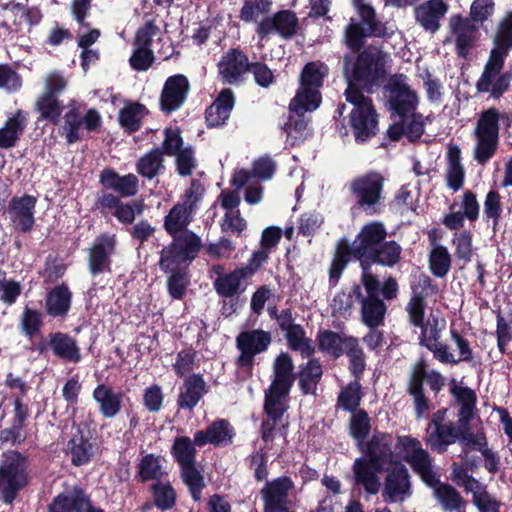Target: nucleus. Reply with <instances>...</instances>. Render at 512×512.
<instances>
[{
  "mask_svg": "<svg viewBox=\"0 0 512 512\" xmlns=\"http://www.w3.org/2000/svg\"><path fill=\"white\" fill-rule=\"evenodd\" d=\"M89 505L81 489L73 488L60 493L49 505L50 512H83Z\"/></svg>",
  "mask_w": 512,
  "mask_h": 512,
  "instance_id": "38",
  "label": "nucleus"
},
{
  "mask_svg": "<svg viewBox=\"0 0 512 512\" xmlns=\"http://www.w3.org/2000/svg\"><path fill=\"white\" fill-rule=\"evenodd\" d=\"M281 125L283 133L286 134V142L291 146L299 145L306 138L308 121L305 119V113L293 112Z\"/></svg>",
  "mask_w": 512,
  "mask_h": 512,
  "instance_id": "47",
  "label": "nucleus"
},
{
  "mask_svg": "<svg viewBox=\"0 0 512 512\" xmlns=\"http://www.w3.org/2000/svg\"><path fill=\"white\" fill-rule=\"evenodd\" d=\"M506 58L489 53L483 71L476 81L478 94L487 95L489 99L500 100L509 91L512 71L503 72Z\"/></svg>",
  "mask_w": 512,
  "mask_h": 512,
  "instance_id": "13",
  "label": "nucleus"
},
{
  "mask_svg": "<svg viewBox=\"0 0 512 512\" xmlns=\"http://www.w3.org/2000/svg\"><path fill=\"white\" fill-rule=\"evenodd\" d=\"M205 194L204 185L198 179H192L190 186L164 218V229L172 237L185 232L193 221L199 203Z\"/></svg>",
  "mask_w": 512,
  "mask_h": 512,
  "instance_id": "9",
  "label": "nucleus"
},
{
  "mask_svg": "<svg viewBox=\"0 0 512 512\" xmlns=\"http://www.w3.org/2000/svg\"><path fill=\"white\" fill-rule=\"evenodd\" d=\"M272 6V0H245L239 18L245 23H256L257 26L261 16H269Z\"/></svg>",
  "mask_w": 512,
  "mask_h": 512,
  "instance_id": "52",
  "label": "nucleus"
},
{
  "mask_svg": "<svg viewBox=\"0 0 512 512\" xmlns=\"http://www.w3.org/2000/svg\"><path fill=\"white\" fill-rule=\"evenodd\" d=\"M391 109L400 117L407 118L410 114L415 113L419 104V98L416 91H410L402 95H395L389 98Z\"/></svg>",
  "mask_w": 512,
  "mask_h": 512,
  "instance_id": "58",
  "label": "nucleus"
},
{
  "mask_svg": "<svg viewBox=\"0 0 512 512\" xmlns=\"http://www.w3.org/2000/svg\"><path fill=\"white\" fill-rule=\"evenodd\" d=\"M235 105V96L230 88L220 91L215 100L205 110L208 128L221 127L226 124Z\"/></svg>",
  "mask_w": 512,
  "mask_h": 512,
  "instance_id": "27",
  "label": "nucleus"
},
{
  "mask_svg": "<svg viewBox=\"0 0 512 512\" xmlns=\"http://www.w3.org/2000/svg\"><path fill=\"white\" fill-rule=\"evenodd\" d=\"M393 437L386 433L374 434L372 439L364 444L360 451L364 454L362 457L369 462L377 465L379 468H388L399 463L392 451Z\"/></svg>",
  "mask_w": 512,
  "mask_h": 512,
  "instance_id": "24",
  "label": "nucleus"
},
{
  "mask_svg": "<svg viewBox=\"0 0 512 512\" xmlns=\"http://www.w3.org/2000/svg\"><path fill=\"white\" fill-rule=\"evenodd\" d=\"M350 51L342 60V74L347 83L344 95L353 100L363 99L365 93H374L386 81L389 56L375 46Z\"/></svg>",
  "mask_w": 512,
  "mask_h": 512,
  "instance_id": "1",
  "label": "nucleus"
},
{
  "mask_svg": "<svg viewBox=\"0 0 512 512\" xmlns=\"http://www.w3.org/2000/svg\"><path fill=\"white\" fill-rule=\"evenodd\" d=\"M44 325L42 313L26 305L20 316V328L22 333L29 339L37 336Z\"/></svg>",
  "mask_w": 512,
  "mask_h": 512,
  "instance_id": "55",
  "label": "nucleus"
},
{
  "mask_svg": "<svg viewBox=\"0 0 512 512\" xmlns=\"http://www.w3.org/2000/svg\"><path fill=\"white\" fill-rule=\"evenodd\" d=\"M294 484L288 477H279L267 482L261 490L264 500L265 512H294L293 503L289 499V493L293 490Z\"/></svg>",
  "mask_w": 512,
  "mask_h": 512,
  "instance_id": "21",
  "label": "nucleus"
},
{
  "mask_svg": "<svg viewBox=\"0 0 512 512\" xmlns=\"http://www.w3.org/2000/svg\"><path fill=\"white\" fill-rule=\"evenodd\" d=\"M92 395L103 416H116L120 412L124 397L122 391H116L106 384H98Z\"/></svg>",
  "mask_w": 512,
  "mask_h": 512,
  "instance_id": "36",
  "label": "nucleus"
},
{
  "mask_svg": "<svg viewBox=\"0 0 512 512\" xmlns=\"http://www.w3.org/2000/svg\"><path fill=\"white\" fill-rule=\"evenodd\" d=\"M354 295L361 304V320L370 329L383 325L387 306L380 298V281L373 273H361V284L354 283Z\"/></svg>",
  "mask_w": 512,
  "mask_h": 512,
  "instance_id": "7",
  "label": "nucleus"
},
{
  "mask_svg": "<svg viewBox=\"0 0 512 512\" xmlns=\"http://www.w3.org/2000/svg\"><path fill=\"white\" fill-rule=\"evenodd\" d=\"M362 396L360 382L353 380L339 393L337 406L351 413L352 416L366 417L368 414L365 410H359L358 413L355 414V411L360 405Z\"/></svg>",
  "mask_w": 512,
  "mask_h": 512,
  "instance_id": "44",
  "label": "nucleus"
},
{
  "mask_svg": "<svg viewBox=\"0 0 512 512\" xmlns=\"http://www.w3.org/2000/svg\"><path fill=\"white\" fill-rule=\"evenodd\" d=\"M502 212L503 205L499 192L490 190L486 194L484 201V216L486 221L492 220L494 230H496V227L500 223Z\"/></svg>",
  "mask_w": 512,
  "mask_h": 512,
  "instance_id": "63",
  "label": "nucleus"
},
{
  "mask_svg": "<svg viewBox=\"0 0 512 512\" xmlns=\"http://www.w3.org/2000/svg\"><path fill=\"white\" fill-rule=\"evenodd\" d=\"M397 448L403 459L412 467L420 478L431 487H435L434 495L445 511L453 512L465 506L460 493L450 485L439 484L437 473L433 470L431 459L421 443L411 436H399Z\"/></svg>",
  "mask_w": 512,
  "mask_h": 512,
  "instance_id": "4",
  "label": "nucleus"
},
{
  "mask_svg": "<svg viewBox=\"0 0 512 512\" xmlns=\"http://www.w3.org/2000/svg\"><path fill=\"white\" fill-rule=\"evenodd\" d=\"M72 463L76 466L86 464L94 454L93 446L88 437L78 430L68 443Z\"/></svg>",
  "mask_w": 512,
  "mask_h": 512,
  "instance_id": "50",
  "label": "nucleus"
},
{
  "mask_svg": "<svg viewBox=\"0 0 512 512\" xmlns=\"http://www.w3.org/2000/svg\"><path fill=\"white\" fill-rule=\"evenodd\" d=\"M352 470L355 484L361 486L367 494L375 495L380 491L379 473L385 468H379L366 458L359 457L355 459Z\"/></svg>",
  "mask_w": 512,
  "mask_h": 512,
  "instance_id": "28",
  "label": "nucleus"
},
{
  "mask_svg": "<svg viewBox=\"0 0 512 512\" xmlns=\"http://www.w3.org/2000/svg\"><path fill=\"white\" fill-rule=\"evenodd\" d=\"M26 459L18 452L3 454L0 463V499L11 504L29 482Z\"/></svg>",
  "mask_w": 512,
  "mask_h": 512,
  "instance_id": "12",
  "label": "nucleus"
},
{
  "mask_svg": "<svg viewBox=\"0 0 512 512\" xmlns=\"http://www.w3.org/2000/svg\"><path fill=\"white\" fill-rule=\"evenodd\" d=\"M425 310L426 301L424 295L420 292H414L405 307L410 325L416 328L423 326Z\"/></svg>",
  "mask_w": 512,
  "mask_h": 512,
  "instance_id": "60",
  "label": "nucleus"
},
{
  "mask_svg": "<svg viewBox=\"0 0 512 512\" xmlns=\"http://www.w3.org/2000/svg\"><path fill=\"white\" fill-rule=\"evenodd\" d=\"M298 29L299 19L296 13L293 10L284 9L273 15L262 17L255 31L260 40H266L273 34L288 40L297 34Z\"/></svg>",
  "mask_w": 512,
  "mask_h": 512,
  "instance_id": "17",
  "label": "nucleus"
},
{
  "mask_svg": "<svg viewBox=\"0 0 512 512\" xmlns=\"http://www.w3.org/2000/svg\"><path fill=\"white\" fill-rule=\"evenodd\" d=\"M445 418H434L427 427L428 443L432 448L444 451L446 446L456 441L479 451L485 459V468L495 474L500 465L496 452L488 447L486 437L479 427L470 423V418H459L456 423H443Z\"/></svg>",
  "mask_w": 512,
  "mask_h": 512,
  "instance_id": "3",
  "label": "nucleus"
},
{
  "mask_svg": "<svg viewBox=\"0 0 512 512\" xmlns=\"http://www.w3.org/2000/svg\"><path fill=\"white\" fill-rule=\"evenodd\" d=\"M501 113L495 107L483 110L476 123L474 136V159L479 165H486L496 154L499 144V121Z\"/></svg>",
  "mask_w": 512,
  "mask_h": 512,
  "instance_id": "10",
  "label": "nucleus"
},
{
  "mask_svg": "<svg viewBox=\"0 0 512 512\" xmlns=\"http://www.w3.org/2000/svg\"><path fill=\"white\" fill-rule=\"evenodd\" d=\"M448 386L451 395L450 406L458 408L457 416H474L477 404L475 390L455 378L449 380Z\"/></svg>",
  "mask_w": 512,
  "mask_h": 512,
  "instance_id": "31",
  "label": "nucleus"
},
{
  "mask_svg": "<svg viewBox=\"0 0 512 512\" xmlns=\"http://www.w3.org/2000/svg\"><path fill=\"white\" fill-rule=\"evenodd\" d=\"M147 113L148 110L144 104L130 102L119 111V125L125 133L133 134L142 128L143 118Z\"/></svg>",
  "mask_w": 512,
  "mask_h": 512,
  "instance_id": "41",
  "label": "nucleus"
},
{
  "mask_svg": "<svg viewBox=\"0 0 512 512\" xmlns=\"http://www.w3.org/2000/svg\"><path fill=\"white\" fill-rule=\"evenodd\" d=\"M99 183L107 191H113L119 197L130 198L139 191V179L133 173L120 175L113 168H104L99 174Z\"/></svg>",
  "mask_w": 512,
  "mask_h": 512,
  "instance_id": "26",
  "label": "nucleus"
},
{
  "mask_svg": "<svg viewBox=\"0 0 512 512\" xmlns=\"http://www.w3.org/2000/svg\"><path fill=\"white\" fill-rule=\"evenodd\" d=\"M344 354L349 358V372L354 377V380L360 382L366 369V360L365 353L360 347L357 338L348 341L347 350Z\"/></svg>",
  "mask_w": 512,
  "mask_h": 512,
  "instance_id": "56",
  "label": "nucleus"
},
{
  "mask_svg": "<svg viewBox=\"0 0 512 512\" xmlns=\"http://www.w3.org/2000/svg\"><path fill=\"white\" fill-rule=\"evenodd\" d=\"M430 272L437 278H444L449 273L452 265V257L446 246L435 245L428 258Z\"/></svg>",
  "mask_w": 512,
  "mask_h": 512,
  "instance_id": "51",
  "label": "nucleus"
},
{
  "mask_svg": "<svg viewBox=\"0 0 512 512\" xmlns=\"http://www.w3.org/2000/svg\"><path fill=\"white\" fill-rule=\"evenodd\" d=\"M116 248L114 235L103 233L98 236L89 249L88 269L92 276L111 271V256Z\"/></svg>",
  "mask_w": 512,
  "mask_h": 512,
  "instance_id": "23",
  "label": "nucleus"
},
{
  "mask_svg": "<svg viewBox=\"0 0 512 512\" xmlns=\"http://www.w3.org/2000/svg\"><path fill=\"white\" fill-rule=\"evenodd\" d=\"M194 439L180 436L174 440L172 454L180 466L196 464V450Z\"/></svg>",
  "mask_w": 512,
  "mask_h": 512,
  "instance_id": "57",
  "label": "nucleus"
},
{
  "mask_svg": "<svg viewBox=\"0 0 512 512\" xmlns=\"http://www.w3.org/2000/svg\"><path fill=\"white\" fill-rule=\"evenodd\" d=\"M402 259V247L395 240H387V238L379 245L373 256L367 263V271H371L372 265L393 268Z\"/></svg>",
  "mask_w": 512,
  "mask_h": 512,
  "instance_id": "40",
  "label": "nucleus"
},
{
  "mask_svg": "<svg viewBox=\"0 0 512 512\" xmlns=\"http://www.w3.org/2000/svg\"><path fill=\"white\" fill-rule=\"evenodd\" d=\"M232 429L228 421L220 419L213 422L205 431H197L194 435L196 446L202 447L208 443L219 446L231 443Z\"/></svg>",
  "mask_w": 512,
  "mask_h": 512,
  "instance_id": "34",
  "label": "nucleus"
},
{
  "mask_svg": "<svg viewBox=\"0 0 512 512\" xmlns=\"http://www.w3.org/2000/svg\"><path fill=\"white\" fill-rule=\"evenodd\" d=\"M207 393V385L202 374L194 373L184 381V391L178 398V405L181 408H194L200 399Z\"/></svg>",
  "mask_w": 512,
  "mask_h": 512,
  "instance_id": "39",
  "label": "nucleus"
},
{
  "mask_svg": "<svg viewBox=\"0 0 512 512\" xmlns=\"http://www.w3.org/2000/svg\"><path fill=\"white\" fill-rule=\"evenodd\" d=\"M27 112L19 109L9 117L0 128V148L11 149L16 146L27 126Z\"/></svg>",
  "mask_w": 512,
  "mask_h": 512,
  "instance_id": "35",
  "label": "nucleus"
},
{
  "mask_svg": "<svg viewBox=\"0 0 512 512\" xmlns=\"http://www.w3.org/2000/svg\"><path fill=\"white\" fill-rule=\"evenodd\" d=\"M346 101L353 105L349 113V126L355 142L363 144L370 141L378 133V114L373 101L368 96L363 99H351L345 97Z\"/></svg>",
  "mask_w": 512,
  "mask_h": 512,
  "instance_id": "15",
  "label": "nucleus"
},
{
  "mask_svg": "<svg viewBox=\"0 0 512 512\" xmlns=\"http://www.w3.org/2000/svg\"><path fill=\"white\" fill-rule=\"evenodd\" d=\"M35 109L40 113L41 119L58 125L64 105L58 97L41 94L35 102Z\"/></svg>",
  "mask_w": 512,
  "mask_h": 512,
  "instance_id": "49",
  "label": "nucleus"
},
{
  "mask_svg": "<svg viewBox=\"0 0 512 512\" xmlns=\"http://www.w3.org/2000/svg\"><path fill=\"white\" fill-rule=\"evenodd\" d=\"M36 203L37 198L29 194L11 198L8 204V213L17 231L25 234L33 229Z\"/></svg>",
  "mask_w": 512,
  "mask_h": 512,
  "instance_id": "25",
  "label": "nucleus"
},
{
  "mask_svg": "<svg viewBox=\"0 0 512 512\" xmlns=\"http://www.w3.org/2000/svg\"><path fill=\"white\" fill-rule=\"evenodd\" d=\"M190 91L188 78L183 74L169 76L160 94V109L170 114L180 109L186 102Z\"/></svg>",
  "mask_w": 512,
  "mask_h": 512,
  "instance_id": "22",
  "label": "nucleus"
},
{
  "mask_svg": "<svg viewBox=\"0 0 512 512\" xmlns=\"http://www.w3.org/2000/svg\"><path fill=\"white\" fill-rule=\"evenodd\" d=\"M294 363L287 352H281L273 362V379L265 392L264 411L267 416H283L295 381Z\"/></svg>",
  "mask_w": 512,
  "mask_h": 512,
  "instance_id": "6",
  "label": "nucleus"
},
{
  "mask_svg": "<svg viewBox=\"0 0 512 512\" xmlns=\"http://www.w3.org/2000/svg\"><path fill=\"white\" fill-rule=\"evenodd\" d=\"M384 479L382 498L386 503H403L412 495L408 469L401 462L388 467Z\"/></svg>",
  "mask_w": 512,
  "mask_h": 512,
  "instance_id": "18",
  "label": "nucleus"
},
{
  "mask_svg": "<svg viewBox=\"0 0 512 512\" xmlns=\"http://www.w3.org/2000/svg\"><path fill=\"white\" fill-rule=\"evenodd\" d=\"M424 382L437 397L445 386V377L436 370L428 371L427 362L421 358L413 364L407 383V392L413 397L418 416L429 410V400L423 387Z\"/></svg>",
  "mask_w": 512,
  "mask_h": 512,
  "instance_id": "11",
  "label": "nucleus"
},
{
  "mask_svg": "<svg viewBox=\"0 0 512 512\" xmlns=\"http://www.w3.org/2000/svg\"><path fill=\"white\" fill-rule=\"evenodd\" d=\"M272 338L268 331L254 329L242 331L236 337V348L240 351L235 364L238 368L251 371L257 354L265 352Z\"/></svg>",
  "mask_w": 512,
  "mask_h": 512,
  "instance_id": "16",
  "label": "nucleus"
},
{
  "mask_svg": "<svg viewBox=\"0 0 512 512\" xmlns=\"http://www.w3.org/2000/svg\"><path fill=\"white\" fill-rule=\"evenodd\" d=\"M316 339L321 352L338 359L346 352L348 341L355 340L356 337L325 329L318 331Z\"/></svg>",
  "mask_w": 512,
  "mask_h": 512,
  "instance_id": "37",
  "label": "nucleus"
},
{
  "mask_svg": "<svg viewBox=\"0 0 512 512\" xmlns=\"http://www.w3.org/2000/svg\"><path fill=\"white\" fill-rule=\"evenodd\" d=\"M162 459L153 454L144 456L139 463L138 475L142 481L156 480L164 474Z\"/></svg>",
  "mask_w": 512,
  "mask_h": 512,
  "instance_id": "62",
  "label": "nucleus"
},
{
  "mask_svg": "<svg viewBox=\"0 0 512 512\" xmlns=\"http://www.w3.org/2000/svg\"><path fill=\"white\" fill-rule=\"evenodd\" d=\"M160 148H153L137 161V172L147 179L155 178L163 168L164 159Z\"/></svg>",
  "mask_w": 512,
  "mask_h": 512,
  "instance_id": "54",
  "label": "nucleus"
},
{
  "mask_svg": "<svg viewBox=\"0 0 512 512\" xmlns=\"http://www.w3.org/2000/svg\"><path fill=\"white\" fill-rule=\"evenodd\" d=\"M50 350L53 355L68 363H79L82 359L81 349L74 337L65 332H52Z\"/></svg>",
  "mask_w": 512,
  "mask_h": 512,
  "instance_id": "33",
  "label": "nucleus"
},
{
  "mask_svg": "<svg viewBox=\"0 0 512 512\" xmlns=\"http://www.w3.org/2000/svg\"><path fill=\"white\" fill-rule=\"evenodd\" d=\"M287 345L292 351L300 352L302 358H310L315 353L312 340L306 337L304 328L299 324L285 333Z\"/></svg>",
  "mask_w": 512,
  "mask_h": 512,
  "instance_id": "53",
  "label": "nucleus"
},
{
  "mask_svg": "<svg viewBox=\"0 0 512 512\" xmlns=\"http://www.w3.org/2000/svg\"><path fill=\"white\" fill-rule=\"evenodd\" d=\"M387 236L388 232L383 222L371 221L361 227L353 243L341 238L337 242L329 267V285L335 287L338 284L352 259L359 261L362 273H372L367 271V263Z\"/></svg>",
  "mask_w": 512,
  "mask_h": 512,
  "instance_id": "2",
  "label": "nucleus"
},
{
  "mask_svg": "<svg viewBox=\"0 0 512 512\" xmlns=\"http://www.w3.org/2000/svg\"><path fill=\"white\" fill-rule=\"evenodd\" d=\"M250 64L248 55L242 49L230 48L217 64L219 78L224 84L238 85L244 81Z\"/></svg>",
  "mask_w": 512,
  "mask_h": 512,
  "instance_id": "20",
  "label": "nucleus"
},
{
  "mask_svg": "<svg viewBox=\"0 0 512 512\" xmlns=\"http://www.w3.org/2000/svg\"><path fill=\"white\" fill-rule=\"evenodd\" d=\"M329 74V67L320 61H310L301 70L299 83L302 86L320 90L323 87L324 79Z\"/></svg>",
  "mask_w": 512,
  "mask_h": 512,
  "instance_id": "48",
  "label": "nucleus"
},
{
  "mask_svg": "<svg viewBox=\"0 0 512 512\" xmlns=\"http://www.w3.org/2000/svg\"><path fill=\"white\" fill-rule=\"evenodd\" d=\"M448 10L443 0H428L414 9L416 22L425 30L435 33L440 28V20Z\"/></svg>",
  "mask_w": 512,
  "mask_h": 512,
  "instance_id": "29",
  "label": "nucleus"
},
{
  "mask_svg": "<svg viewBox=\"0 0 512 512\" xmlns=\"http://www.w3.org/2000/svg\"><path fill=\"white\" fill-rule=\"evenodd\" d=\"M73 294L65 283L58 284L49 290L45 297V311L52 318H64L68 315Z\"/></svg>",
  "mask_w": 512,
  "mask_h": 512,
  "instance_id": "32",
  "label": "nucleus"
},
{
  "mask_svg": "<svg viewBox=\"0 0 512 512\" xmlns=\"http://www.w3.org/2000/svg\"><path fill=\"white\" fill-rule=\"evenodd\" d=\"M452 30L456 35L455 47L459 57L466 59L476 43L478 26L460 15L452 19Z\"/></svg>",
  "mask_w": 512,
  "mask_h": 512,
  "instance_id": "30",
  "label": "nucleus"
},
{
  "mask_svg": "<svg viewBox=\"0 0 512 512\" xmlns=\"http://www.w3.org/2000/svg\"><path fill=\"white\" fill-rule=\"evenodd\" d=\"M323 371L319 359L310 358L299 372V387L303 394H314Z\"/></svg>",
  "mask_w": 512,
  "mask_h": 512,
  "instance_id": "46",
  "label": "nucleus"
},
{
  "mask_svg": "<svg viewBox=\"0 0 512 512\" xmlns=\"http://www.w3.org/2000/svg\"><path fill=\"white\" fill-rule=\"evenodd\" d=\"M385 178L377 171H368L356 176L349 184V191L356 200V205L366 214L378 213L384 188Z\"/></svg>",
  "mask_w": 512,
  "mask_h": 512,
  "instance_id": "14",
  "label": "nucleus"
},
{
  "mask_svg": "<svg viewBox=\"0 0 512 512\" xmlns=\"http://www.w3.org/2000/svg\"><path fill=\"white\" fill-rule=\"evenodd\" d=\"M247 279V276L238 267L229 273L218 276L214 281V288L220 297L232 298L245 291L246 287L242 286V281Z\"/></svg>",
  "mask_w": 512,
  "mask_h": 512,
  "instance_id": "42",
  "label": "nucleus"
},
{
  "mask_svg": "<svg viewBox=\"0 0 512 512\" xmlns=\"http://www.w3.org/2000/svg\"><path fill=\"white\" fill-rule=\"evenodd\" d=\"M197 355V351L192 347L179 351L176 356V361L172 365L175 375L182 378L195 367H198Z\"/></svg>",
  "mask_w": 512,
  "mask_h": 512,
  "instance_id": "61",
  "label": "nucleus"
},
{
  "mask_svg": "<svg viewBox=\"0 0 512 512\" xmlns=\"http://www.w3.org/2000/svg\"><path fill=\"white\" fill-rule=\"evenodd\" d=\"M172 238V242L160 252L159 267L164 273L171 270L188 271L201 250V238L191 230Z\"/></svg>",
  "mask_w": 512,
  "mask_h": 512,
  "instance_id": "8",
  "label": "nucleus"
},
{
  "mask_svg": "<svg viewBox=\"0 0 512 512\" xmlns=\"http://www.w3.org/2000/svg\"><path fill=\"white\" fill-rule=\"evenodd\" d=\"M64 123L59 128V134L64 135L67 144L71 145L81 140L80 128L84 125L89 132L97 131L101 126V116L94 109H88L82 115L78 107H71L63 116Z\"/></svg>",
  "mask_w": 512,
  "mask_h": 512,
  "instance_id": "19",
  "label": "nucleus"
},
{
  "mask_svg": "<svg viewBox=\"0 0 512 512\" xmlns=\"http://www.w3.org/2000/svg\"><path fill=\"white\" fill-rule=\"evenodd\" d=\"M493 43L490 53L507 58L509 50L512 49V11L499 22Z\"/></svg>",
  "mask_w": 512,
  "mask_h": 512,
  "instance_id": "45",
  "label": "nucleus"
},
{
  "mask_svg": "<svg viewBox=\"0 0 512 512\" xmlns=\"http://www.w3.org/2000/svg\"><path fill=\"white\" fill-rule=\"evenodd\" d=\"M322 102L320 90L300 85L296 95L289 104L290 112H312L315 111Z\"/></svg>",
  "mask_w": 512,
  "mask_h": 512,
  "instance_id": "43",
  "label": "nucleus"
},
{
  "mask_svg": "<svg viewBox=\"0 0 512 512\" xmlns=\"http://www.w3.org/2000/svg\"><path fill=\"white\" fill-rule=\"evenodd\" d=\"M22 77L10 64H0V89L9 94L18 92L22 87Z\"/></svg>",
  "mask_w": 512,
  "mask_h": 512,
  "instance_id": "64",
  "label": "nucleus"
},
{
  "mask_svg": "<svg viewBox=\"0 0 512 512\" xmlns=\"http://www.w3.org/2000/svg\"><path fill=\"white\" fill-rule=\"evenodd\" d=\"M167 278V291L172 299L182 300L190 284V276L186 270H171Z\"/></svg>",
  "mask_w": 512,
  "mask_h": 512,
  "instance_id": "59",
  "label": "nucleus"
},
{
  "mask_svg": "<svg viewBox=\"0 0 512 512\" xmlns=\"http://www.w3.org/2000/svg\"><path fill=\"white\" fill-rule=\"evenodd\" d=\"M359 20L351 18L343 31V43L349 50H359L365 46L367 38L386 39L391 37L385 22H382L376 10L365 0H351Z\"/></svg>",
  "mask_w": 512,
  "mask_h": 512,
  "instance_id": "5",
  "label": "nucleus"
}]
</instances>
